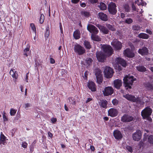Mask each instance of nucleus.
<instances>
[{
    "label": "nucleus",
    "instance_id": "f257e3e1",
    "mask_svg": "<svg viewBox=\"0 0 153 153\" xmlns=\"http://www.w3.org/2000/svg\"><path fill=\"white\" fill-rule=\"evenodd\" d=\"M135 80V79H134L132 76L129 75L125 76L124 78L123 81L125 87H127V89H128V88H131V85H132L134 81Z\"/></svg>",
    "mask_w": 153,
    "mask_h": 153
},
{
    "label": "nucleus",
    "instance_id": "f03ea898",
    "mask_svg": "<svg viewBox=\"0 0 153 153\" xmlns=\"http://www.w3.org/2000/svg\"><path fill=\"white\" fill-rule=\"evenodd\" d=\"M152 112V110L149 107L144 108L141 112V115L144 119H146L149 121H152V118L149 117Z\"/></svg>",
    "mask_w": 153,
    "mask_h": 153
},
{
    "label": "nucleus",
    "instance_id": "7ed1b4c3",
    "mask_svg": "<svg viewBox=\"0 0 153 153\" xmlns=\"http://www.w3.org/2000/svg\"><path fill=\"white\" fill-rule=\"evenodd\" d=\"M102 48L106 56H109L113 53V49L110 45H104L102 46Z\"/></svg>",
    "mask_w": 153,
    "mask_h": 153
},
{
    "label": "nucleus",
    "instance_id": "20e7f679",
    "mask_svg": "<svg viewBox=\"0 0 153 153\" xmlns=\"http://www.w3.org/2000/svg\"><path fill=\"white\" fill-rule=\"evenodd\" d=\"M113 69L109 67H106L104 70V75L107 78L111 77L113 74Z\"/></svg>",
    "mask_w": 153,
    "mask_h": 153
},
{
    "label": "nucleus",
    "instance_id": "39448f33",
    "mask_svg": "<svg viewBox=\"0 0 153 153\" xmlns=\"http://www.w3.org/2000/svg\"><path fill=\"white\" fill-rule=\"evenodd\" d=\"M111 45L115 50H120L122 47L121 43L116 39H114L111 43Z\"/></svg>",
    "mask_w": 153,
    "mask_h": 153
},
{
    "label": "nucleus",
    "instance_id": "423d86ee",
    "mask_svg": "<svg viewBox=\"0 0 153 153\" xmlns=\"http://www.w3.org/2000/svg\"><path fill=\"white\" fill-rule=\"evenodd\" d=\"M108 9L110 13L114 15L117 13L116 4L113 2H111L108 4Z\"/></svg>",
    "mask_w": 153,
    "mask_h": 153
},
{
    "label": "nucleus",
    "instance_id": "0eeeda50",
    "mask_svg": "<svg viewBox=\"0 0 153 153\" xmlns=\"http://www.w3.org/2000/svg\"><path fill=\"white\" fill-rule=\"evenodd\" d=\"M75 52L79 55H81L85 52V50L84 48L79 45H75L74 47Z\"/></svg>",
    "mask_w": 153,
    "mask_h": 153
},
{
    "label": "nucleus",
    "instance_id": "6e6552de",
    "mask_svg": "<svg viewBox=\"0 0 153 153\" xmlns=\"http://www.w3.org/2000/svg\"><path fill=\"white\" fill-rule=\"evenodd\" d=\"M131 49L130 50V49L127 48L124 51V55L129 57H133L134 56V54L133 53V50L134 49V47L132 45L131 47Z\"/></svg>",
    "mask_w": 153,
    "mask_h": 153
},
{
    "label": "nucleus",
    "instance_id": "1a4fd4ad",
    "mask_svg": "<svg viewBox=\"0 0 153 153\" xmlns=\"http://www.w3.org/2000/svg\"><path fill=\"white\" fill-rule=\"evenodd\" d=\"M142 134L141 131L139 130H137L136 132L132 134L133 140L135 141H139L141 138Z\"/></svg>",
    "mask_w": 153,
    "mask_h": 153
},
{
    "label": "nucleus",
    "instance_id": "9d476101",
    "mask_svg": "<svg viewBox=\"0 0 153 153\" xmlns=\"http://www.w3.org/2000/svg\"><path fill=\"white\" fill-rule=\"evenodd\" d=\"M87 29L92 34H97L99 32L97 28L92 25H88L87 26Z\"/></svg>",
    "mask_w": 153,
    "mask_h": 153
},
{
    "label": "nucleus",
    "instance_id": "9b49d317",
    "mask_svg": "<svg viewBox=\"0 0 153 153\" xmlns=\"http://www.w3.org/2000/svg\"><path fill=\"white\" fill-rule=\"evenodd\" d=\"M104 95L107 96L111 95L113 93V89L112 87H105L104 90L102 91Z\"/></svg>",
    "mask_w": 153,
    "mask_h": 153
},
{
    "label": "nucleus",
    "instance_id": "f8f14e48",
    "mask_svg": "<svg viewBox=\"0 0 153 153\" xmlns=\"http://www.w3.org/2000/svg\"><path fill=\"white\" fill-rule=\"evenodd\" d=\"M96 56L98 60L100 62L104 61L105 58V55L101 52H97L96 53Z\"/></svg>",
    "mask_w": 153,
    "mask_h": 153
},
{
    "label": "nucleus",
    "instance_id": "ddd939ff",
    "mask_svg": "<svg viewBox=\"0 0 153 153\" xmlns=\"http://www.w3.org/2000/svg\"><path fill=\"white\" fill-rule=\"evenodd\" d=\"M115 62L116 64L117 65L120 64L123 67H125L126 66V63L125 61L120 58H117Z\"/></svg>",
    "mask_w": 153,
    "mask_h": 153
},
{
    "label": "nucleus",
    "instance_id": "4468645a",
    "mask_svg": "<svg viewBox=\"0 0 153 153\" xmlns=\"http://www.w3.org/2000/svg\"><path fill=\"white\" fill-rule=\"evenodd\" d=\"M108 112V115L112 117H115L118 114L117 110L114 108H111L109 109Z\"/></svg>",
    "mask_w": 153,
    "mask_h": 153
},
{
    "label": "nucleus",
    "instance_id": "2eb2a0df",
    "mask_svg": "<svg viewBox=\"0 0 153 153\" xmlns=\"http://www.w3.org/2000/svg\"><path fill=\"white\" fill-rule=\"evenodd\" d=\"M132 120V117L128 115H125L122 117L121 120L123 122H128L131 121Z\"/></svg>",
    "mask_w": 153,
    "mask_h": 153
},
{
    "label": "nucleus",
    "instance_id": "dca6fc26",
    "mask_svg": "<svg viewBox=\"0 0 153 153\" xmlns=\"http://www.w3.org/2000/svg\"><path fill=\"white\" fill-rule=\"evenodd\" d=\"M113 134L115 139L118 140L121 139L122 138V135L120 131L115 130L113 132Z\"/></svg>",
    "mask_w": 153,
    "mask_h": 153
},
{
    "label": "nucleus",
    "instance_id": "f3484780",
    "mask_svg": "<svg viewBox=\"0 0 153 153\" xmlns=\"http://www.w3.org/2000/svg\"><path fill=\"white\" fill-rule=\"evenodd\" d=\"M87 85L88 88L92 91H96V86L93 82L89 81L88 82Z\"/></svg>",
    "mask_w": 153,
    "mask_h": 153
},
{
    "label": "nucleus",
    "instance_id": "a211bd4d",
    "mask_svg": "<svg viewBox=\"0 0 153 153\" xmlns=\"http://www.w3.org/2000/svg\"><path fill=\"white\" fill-rule=\"evenodd\" d=\"M6 138V137L1 132L0 136V144L6 145L7 144Z\"/></svg>",
    "mask_w": 153,
    "mask_h": 153
},
{
    "label": "nucleus",
    "instance_id": "6ab92c4d",
    "mask_svg": "<svg viewBox=\"0 0 153 153\" xmlns=\"http://www.w3.org/2000/svg\"><path fill=\"white\" fill-rule=\"evenodd\" d=\"M114 86L116 88L119 89L122 86V82L120 79H117L114 80Z\"/></svg>",
    "mask_w": 153,
    "mask_h": 153
},
{
    "label": "nucleus",
    "instance_id": "aec40b11",
    "mask_svg": "<svg viewBox=\"0 0 153 153\" xmlns=\"http://www.w3.org/2000/svg\"><path fill=\"white\" fill-rule=\"evenodd\" d=\"M100 30L104 34H107L108 33V30L104 26L100 25H98L97 26Z\"/></svg>",
    "mask_w": 153,
    "mask_h": 153
},
{
    "label": "nucleus",
    "instance_id": "412c9836",
    "mask_svg": "<svg viewBox=\"0 0 153 153\" xmlns=\"http://www.w3.org/2000/svg\"><path fill=\"white\" fill-rule=\"evenodd\" d=\"M123 97L129 101H132L133 102H136V98L135 97L131 95L127 94L126 95H123Z\"/></svg>",
    "mask_w": 153,
    "mask_h": 153
},
{
    "label": "nucleus",
    "instance_id": "4be33fe9",
    "mask_svg": "<svg viewBox=\"0 0 153 153\" xmlns=\"http://www.w3.org/2000/svg\"><path fill=\"white\" fill-rule=\"evenodd\" d=\"M98 16V18L102 21H106L108 20L107 15L103 13L100 12L99 13Z\"/></svg>",
    "mask_w": 153,
    "mask_h": 153
},
{
    "label": "nucleus",
    "instance_id": "5701e85b",
    "mask_svg": "<svg viewBox=\"0 0 153 153\" xmlns=\"http://www.w3.org/2000/svg\"><path fill=\"white\" fill-rule=\"evenodd\" d=\"M138 52L142 55H146L148 53V50L146 47H144L142 49H140Z\"/></svg>",
    "mask_w": 153,
    "mask_h": 153
},
{
    "label": "nucleus",
    "instance_id": "b1692460",
    "mask_svg": "<svg viewBox=\"0 0 153 153\" xmlns=\"http://www.w3.org/2000/svg\"><path fill=\"white\" fill-rule=\"evenodd\" d=\"M10 74L13 78L15 79H17L18 75L17 71H15L13 69H11L10 71Z\"/></svg>",
    "mask_w": 153,
    "mask_h": 153
},
{
    "label": "nucleus",
    "instance_id": "393cba45",
    "mask_svg": "<svg viewBox=\"0 0 153 153\" xmlns=\"http://www.w3.org/2000/svg\"><path fill=\"white\" fill-rule=\"evenodd\" d=\"M80 33L78 30H76L74 33L73 36L76 39H78L80 37Z\"/></svg>",
    "mask_w": 153,
    "mask_h": 153
},
{
    "label": "nucleus",
    "instance_id": "a878e982",
    "mask_svg": "<svg viewBox=\"0 0 153 153\" xmlns=\"http://www.w3.org/2000/svg\"><path fill=\"white\" fill-rule=\"evenodd\" d=\"M96 34H91V39L95 41H100L101 40V38L98 36L96 35Z\"/></svg>",
    "mask_w": 153,
    "mask_h": 153
},
{
    "label": "nucleus",
    "instance_id": "bb28decb",
    "mask_svg": "<svg viewBox=\"0 0 153 153\" xmlns=\"http://www.w3.org/2000/svg\"><path fill=\"white\" fill-rule=\"evenodd\" d=\"M140 38H142L144 39H147L149 38V36L144 33H141L138 35V36Z\"/></svg>",
    "mask_w": 153,
    "mask_h": 153
},
{
    "label": "nucleus",
    "instance_id": "cd10ccee",
    "mask_svg": "<svg viewBox=\"0 0 153 153\" xmlns=\"http://www.w3.org/2000/svg\"><path fill=\"white\" fill-rule=\"evenodd\" d=\"M67 101L70 104L73 105H76V101L73 97L68 98L67 99Z\"/></svg>",
    "mask_w": 153,
    "mask_h": 153
},
{
    "label": "nucleus",
    "instance_id": "c85d7f7f",
    "mask_svg": "<svg viewBox=\"0 0 153 153\" xmlns=\"http://www.w3.org/2000/svg\"><path fill=\"white\" fill-rule=\"evenodd\" d=\"M137 70L141 72H145L146 71V68L142 66H139L137 67Z\"/></svg>",
    "mask_w": 153,
    "mask_h": 153
},
{
    "label": "nucleus",
    "instance_id": "c756f323",
    "mask_svg": "<svg viewBox=\"0 0 153 153\" xmlns=\"http://www.w3.org/2000/svg\"><path fill=\"white\" fill-rule=\"evenodd\" d=\"M144 100L143 98H136V102L137 103H139L141 105H143L144 103Z\"/></svg>",
    "mask_w": 153,
    "mask_h": 153
},
{
    "label": "nucleus",
    "instance_id": "7c9ffc66",
    "mask_svg": "<svg viewBox=\"0 0 153 153\" xmlns=\"http://www.w3.org/2000/svg\"><path fill=\"white\" fill-rule=\"evenodd\" d=\"M102 72L99 69H97L95 71V74L96 76V78L97 77H100L102 76L101 74Z\"/></svg>",
    "mask_w": 153,
    "mask_h": 153
},
{
    "label": "nucleus",
    "instance_id": "2f4dec72",
    "mask_svg": "<svg viewBox=\"0 0 153 153\" xmlns=\"http://www.w3.org/2000/svg\"><path fill=\"white\" fill-rule=\"evenodd\" d=\"M99 7L100 9L102 10H105L107 8L106 5L103 2L100 3Z\"/></svg>",
    "mask_w": 153,
    "mask_h": 153
},
{
    "label": "nucleus",
    "instance_id": "473e14b6",
    "mask_svg": "<svg viewBox=\"0 0 153 153\" xmlns=\"http://www.w3.org/2000/svg\"><path fill=\"white\" fill-rule=\"evenodd\" d=\"M84 45L86 48L88 49H90L91 48V45L89 42L86 41L84 42Z\"/></svg>",
    "mask_w": 153,
    "mask_h": 153
},
{
    "label": "nucleus",
    "instance_id": "72a5a7b5",
    "mask_svg": "<svg viewBox=\"0 0 153 153\" xmlns=\"http://www.w3.org/2000/svg\"><path fill=\"white\" fill-rule=\"evenodd\" d=\"M107 102L106 100H102L101 102L100 105L103 108H105L106 107Z\"/></svg>",
    "mask_w": 153,
    "mask_h": 153
},
{
    "label": "nucleus",
    "instance_id": "f704fd0d",
    "mask_svg": "<svg viewBox=\"0 0 153 153\" xmlns=\"http://www.w3.org/2000/svg\"><path fill=\"white\" fill-rule=\"evenodd\" d=\"M93 60L91 58H87L85 60V63L88 65H90L92 63Z\"/></svg>",
    "mask_w": 153,
    "mask_h": 153
},
{
    "label": "nucleus",
    "instance_id": "c9c22d12",
    "mask_svg": "<svg viewBox=\"0 0 153 153\" xmlns=\"http://www.w3.org/2000/svg\"><path fill=\"white\" fill-rule=\"evenodd\" d=\"M30 27L31 29L35 33H36V30L35 26L34 24L31 23L30 24Z\"/></svg>",
    "mask_w": 153,
    "mask_h": 153
},
{
    "label": "nucleus",
    "instance_id": "e433bc0d",
    "mask_svg": "<svg viewBox=\"0 0 153 153\" xmlns=\"http://www.w3.org/2000/svg\"><path fill=\"white\" fill-rule=\"evenodd\" d=\"M82 16L86 17H88L90 15V13L89 12L85 11H82Z\"/></svg>",
    "mask_w": 153,
    "mask_h": 153
},
{
    "label": "nucleus",
    "instance_id": "4c0bfd02",
    "mask_svg": "<svg viewBox=\"0 0 153 153\" xmlns=\"http://www.w3.org/2000/svg\"><path fill=\"white\" fill-rule=\"evenodd\" d=\"M148 141L150 143L153 144V135H149L148 137Z\"/></svg>",
    "mask_w": 153,
    "mask_h": 153
},
{
    "label": "nucleus",
    "instance_id": "58836bf2",
    "mask_svg": "<svg viewBox=\"0 0 153 153\" xmlns=\"http://www.w3.org/2000/svg\"><path fill=\"white\" fill-rule=\"evenodd\" d=\"M108 28L110 30L114 31L116 29L114 26L110 24H107L106 25Z\"/></svg>",
    "mask_w": 153,
    "mask_h": 153
},
{
    "label": "nucleus",
    "instance_id": "ea45409f",
    "mask_svg": "<svg viewBox=\"0 0 153 153\" xmlns=\"http://www.w3.org/2000/svg\"><path fill=\"white\" fill-rule=\"evenodd\" d=\"M141 27L138 25H134L132 26V29L135 31H138L140 30Z\"/></svg>",
    "mask_w": 153,
    "mask_h": 153
},
{
    "label": "nucleus",
    "instance_id": "a19ab883",
    "mask_svg": "<svg viewBox=\"0 0 153 153\" xmlns=\"http://www.w3.org/2000/svg\"><path fill=\"white\" fill-rule=\"evenodd\" d=\"M16 110L13 108L10 109V114L11 116H14L16 113Z\"/></svg>",
    "mask_w": 153,
    "mask_h": 153
},
{
    "label": "nucleus",
    "instance_id": "79ce46f5",
    "mask_svg": "<svg viewBox=\"0 0 153 153\" xmlns=\"http://www.w3.org/2000/svg\"><path fill=\"white\" fill-rule=\"evenodd\" d=\"M49 27H48L46 28V31L45 34V37L48 38L49 35Z\"/></svg>",
    "mask_w": 153,
    "mask_h": 153
},
{
    "label": "nucleus",
    "instance_id": "37998d69",
    "mask_svg": "<svg viewBox=\"0 0 153 153\" xmlns=\"http://www.w3.org/2000/svg\"><path fill=\"white\" fill-rule=\"evenodd\" d=\"M135 3L138 5H142L143 6L144 4L142 0H135Z\"/></svg>",
    "mask_w": 153,
    "mask_h": 153
},
{
    "label": "nucleus",
    "instance_id": "c03bdc74",
    "mask_svg": "<svg viewBox=\"0 0 153 153\" xmlns=\"http://www.w3.org/2000/svg\"><path fill=\"white\" fill-rule=\"evenodd\" d=\"M44 19L45 17L44 15L42 14H41L40 15L39 19L40 22L41 24H42L43 22Z\"/></svg>",
    "mask_w": 153,
    "mask_h": 153
},
{
    "label": "nucleus",
    "instance_id": "a18cd8bd",
    "mask_svg": "<svg viewBox=\"0 0 153 153\" xmlns=\"http://www.w3.org/2000/svg\"><path fill=\"white\" fill-rule=\"evenodd\" d=\"M29 48H25L24 50V54L27 56L28 55V52L29 51Z\"/></svg>",
    "mask_w": 153,
    "mask_h": 153
},
{
    "label": "nucleus",
    "instance_id": "49530a36",
    "mask_svg": "<svg viewBox=\"0 0 153 153\" xmlns=\"http://www.w3.org/2000/svg\"><path fill=\"white\" fill-rule=\"evenodd\" d=\"M97 82L99 84H100L102 82L103 79L102 76L97 77Z\"/></svg>",
    "mask_w": 153,
    "mask_h": 153
},
{
    "label": "nucleus",
    "instance_id": "de8ad7c7",
    "mask_svg": "<svg viewBox=\"0 0 153 153\" xmlns=\"http://www.w3.org/2000/svg\"><path fill=\"white\" fill-rule=\"evenodd\" d=\"M132 22V19L130 18L127 19L126 20V22L128 24H130Z\"/></svg>",
    "mask_w": 153,
    "mask_h": 153
},
{
    "label": "nucleus",
    "instance_id": "09e8293b",
    "mask_svg": "<svg viewBox=\"0 0 153 153\" xmlns=\"http://www.w3.org/2000/svg\"><path fill=\"white\" fill-rule=\"evenodd\" d=\"M126 149L129 152H132V149L131 146H127L126 147Z\"/></svg>",
    "mask_w": 153,
    "mask_h": 153
},
{
    "label": "nucleus",
    "instance_id": "8fccbe9b",
    "mask_svg": "<svg viewBox=\"0 0 153 153\" xmlns=\"http://www.w3.org/2000/svg\"><path fill=\"white\" fill-rule=\"evenodd\" d=\"M27 144L25 142H22V146L24 148H26L27 147Z\"/></svg>",
    "mask_w": 153,
    "mask_h": 153
},
{
    "label": "nucleus",
    "instance_id": "3c124183",
    "mask_svg": "<svg viewBox=\"0 0 153 153\" xmlns=\"http://www.w3.org/2000/svg\"><path fill=\"white\" fill-rule=\"evenodd\" d=\"M5 113H4V114H3V119L4 121H7L8 119L7 118L6 116L5 115Z\"/></svg>",
    "mask_w": 153,
    "mask_h": 153
},
{
    "label": "nucleus",
    "instance_id": "603ef678",
    "mask_svg": "<svg viewBox=\"0 0 153 153\" xmlns=\"http://www.w3.org/2000/svg\"><path fill=\"white\" fill-rule=\"evenodd\" d=\"M118 101L116 99H114L112 101L113 104L115 105H117L118 103Z\"/></svg>",
    "mask_w": 153,
    "mask_h": 153
},
{
    "label": "nucleus",
    "instance_id": "864d4df0",
    "mask_svg": "<svg viewBox=\"0 0 153 153\" xmlns=\"http://www.w3.org/2000/svg\"><path fill=\"white\" fill-rule=\"evenodd\" d=\"M30 106L31 104L29 103H27L25 104V108L26 109H27V108L30 107Z\"/></svg>",
    "mask_w": 153,
    "mask_h": 153
},
{
    "label": "nucleus",
    "instance_id": "5fc2aeb1",
    "mask_svg": "<svg viewBox=\"0 0 153 153\" xmlns=\"http://www.w3.org/2000/svg\"><path fill=\"white\" fill-rule=\"evenodd\" d=\"M131 7L133 11H137V9L134 4H132Z\"/></svg>",
    "mask_w": 153,
    "mask_h": 153
},
{
    "label": "nucleus",
    "instance_id": "6e6d98bb",
    "mask_svg": "<svg viewBox=\"0 0 153 153\" xmlns=\"http://www.w3.org/2000/svg\"><path fill=\"white\" fill-rule=\"evenodd\" d=\"M52 123H54L56 122L57 121V119L56 118H52L51 119Z\"/></svg>",
    "mask_w": 153,
    "mask_h": 153
},
{
    "label": "nucleus",
    "instance_id": "4d7b16f0",
    "mask_svg": "<svg viewBox=\"0 0 153 153\" xmlns=\"http://www.w3.org/2000/svg\"><path fill=\"white\" fill-rule=\"evenodd\" d=\"M146 86L148 87L149 89H151L152 88V85L148 83V84H147Z\"/></svg>",
    "mask_w": 153,
    "mask_h": 153
},
{
    "label": "nucleus",
    "instance_id": "13d9d810",
    "mask_svg": "<svg viewBox=\"0 0 153 153\" xmlns=\"http://www.w3.org/2000/svg\"><path fill=\"white\" fill-rule=\"evenodd\" d=\"M90 2L92 4H94L96 3L97 0H89Z\"/></svg>",
    "mask_w": 153,
    "mask_h": 153
},
{
    "label": "nucleus",
    "instance_id": "bf43d9fd",
    "mask_svg": "<svg viewBox=\"0 0 153 153\" xmlns=\"http://www.w3.org/2000/svg\"><path fill=\"white\" fill-rule=\"evenodd\" d=\"M79 1V0H71V2L73 3L76 4Z\"/></svg>",
    "mask_w": 153,
    "mask_h": 153
},
{
    "label": "nucleus",
    "instance_id": "052dcab7",
    "mask_svg": "<svg viewBox=\"0 0 153 153\" xmlns=\"http://www.w3.org/2000/svg\"><path fill=\"white\" fill-rule=\"evenodd\" d=\"M146 32L150 35H151L152 34V32L150 30L148 29L146 30Z\"/></svg>",
    "mask_w": 153,
    "mask_h": 153
},
{
    "label": "nucleus",
    "instance_id": "680f3d73",
    "mask_svg": "<svg viewBox=\"0 0 153 153\" xmlns=\"http://www.w3.org/2000/svg\"><path fill=\"white\" fill-rule=\"evenodd\" d=\"M51 63V64H53L55 62V60L52 58H50Z\"/></svg>",
    "mask_w": 153,
    "mask_h": 153
},
{
    "label": "nucleus",
    "instance_id": "e2e57ef3",
    "mask_svg": "<svg viewBox=\"0 0 153 153\" xmlns=\"http://www.w3.org/2000/svg\"><path fill=\"white\" fill-rule=\"evenodd\" d=\"M92 100V98H88L87 100L86 101V103H88Z\"/></svg>",
    "mask_w": 153,
    "mask_h": 153
},
{
    "label": "nucleus",
    "instance_id": "0e129e2a",
    "mask_svg": "<svg viewBox=\"0 0 153 153\" xmlns=\"http://www.w3.org/2000/svg\"><path fill=\"white\" fill-rule=\"evenodd\" d=\"M80 5L82 7H84L85 6L86 4L85 3H82L80 4Z\"/></svg>",
    "mask_w": 153,
    "mask_h": 153
},
{
    "label": "nucleus",
    "instance_id": "69168bd1",
    "mask_svg": "<svg viewBox=\"0 0 153 153\" xmlns=\"http://www.w3.org/2000/svg\"><path fill=\"white\" fill-rule=\"evenodd\" d=\"M48 136L51 137H52L53 136V134H52L50 132H48Z\"/></svg>",
    "mask_w": 153,
    "mask_h": 153
},
{
    "label": "nucleus",
    "instance_id": "338daca9",
    "mask_svg": "<svg viewBox=\"0 0 153 153\" xmlns=\"http://www.w3.org/2000/svg\"><path fill=\"white\" fill-rule=\"evenodd\" d=\"M90 149L91 150L93 151H94L95 150V148L94 146H91L90 147Z\"/></svg>",
    "mask_w": 153,
    "mask_h": 153
},
{
    "label": "nucleus",
    "instance_id": "774afa93",
    "mask_svg": "<svg viewBox=\"0 0 153 153\" xmlns=\"http://www.w3.org/2000/svg\"><path fill=\"white\" fill-rule=\"evenodd\" d=\"M64 108H65V110L66 111H68V107H67V105H66V104L65 105Z\"/></svg>",
    "mask_w": 153,
    "mask_h": 153
}]
</instances>
